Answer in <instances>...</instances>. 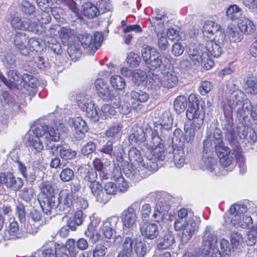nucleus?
Returning a JSON list of instances; mask_svg holds the SVG:
<instances>
[{"label": "nucleus", "mask_w": 257, "mask_h": 257, "mask_svg": "<svg viewBox=\"0 0 257 257\" xmlns=\"http://www.w3.org/2000/svg\"><path fill=\"white\" fill-rule=\"evenodd\" d=\"M84 220L83 216V212L81 210H78L76 212L72 220H70L68 222V226L72 230H74L77 226H79L82 224Z\"/></svg>", "instance_id": "obj_52"}, {"label": "nucleus", "mask_w": 257, "mask_h": 257, "mask_svg": "<svg viewBox=\"0 0 257 257\" xmlns=\"http://www.w3.org/2000/svg\"><path fill=\"white\" fill-rule=\"evenodd\" d=\"M236 154L235 155V160H236L238 167L240 168V172L241 174H244L246 171L245 159L242 155L240 149L236 151Z\"/></svg>", "instance_id": "obj_60"}, {"label": "nucleus", "mask_w": 257, "mask_h": 257, "mask_svg": "<svg viewBox=\"0 0 257 257\" xmlns=\"http://www.w3.org/2000/svg\"><path fill=\"white\" fill-rule=\"evenodd\" d=\"M147 75L144 71L136 70L133 72L132 81L136 85H140L147 82Z\"/></svg>", "instance_id": "obj_51"}, {"label": "nucleus", "mask_w": 257, "mask_h": 257, "mask_svg": "<svg viewBox=\"0 0 257 257\" xmlns=\"http://www.w3.org/2000/svg\"><path fill=\"white\" fill-rule=\"evenodd\" d=\"M41 11H50L54 5L63 4L74 13L77 12V5L73 0H36Z\"/></svg>", "instance_id": "obj_21"}, {"label": "nucleus", "mask_w": 257, "mask_h": 257, "mask_svg": "<svg viewBox=\"0 0 257 257\" xmlns=\"http://www.w3.org/2000/svg\"><path fill=\"white\" fill-rule=\"evenodd\" d=\"M226 34L230 41L232 42H239L243 39V34L240 31L238 26L233 24H230L227 26Z\"/></svg>", "instance_id": "obj_37"}, {"label": "nucleus", "mask_w": 257, "mask_h": 257, "mask_svg": "<svg viewBox=\"0 0 257 257\" xmlns=\"http://www.w3.org/2000/svg\"><path fill=\"white\" fill-rule=\"evenodd\" d=\"M188 57L180 60L179 67L181 69L187 70L193 66L202 65L207 70L210 69L213 66V61L210 60L207 54L203 53L200 55L199 50L195 46H190L187 51Z\"/></svg>", "instance_id": "obj_7"}, {"label": "nucleus", "mask_w": 257, "mask_h": 257, "mask_svg": "<svg viewBox=\"0 0 257 257\" xmlns=\"http://www.w3.org/2000/svg\"><path fill=\"white\" fill-rule=\"evenodd\" d=\"M0 184L5 185L8 188L14 191L19 190L23 185V180L19 178H15L14 175L8 173H0Z\"/></svg>", "instance_id": "obj_24"}, {"label": "nucleus", "mask_w": 257, "mask_h": 257, "mask_svg": "<svg viewBox=\"0 0 257 257\" xmlns=\"http://www.w3.org/2000/svg\"><path fill=\"white\" fill-rule=\"evenodd\" d=\"M232 99L237 98L238 103L236 105H239L235 111L239 116H245L249 114L252 107V104L250 101L246 98L243 92H235L232 96Z\"/></svg>", "instance_id": "obj_19"}, {"label": "nucleus", "mask_w": 257, "mask_h": 257, "mask_svg": "<svg viewBox=\"0 0 257 257\" xmlns=\"http://www.w3.org/2000/svg\"><path fill=\"white\" fill-rule=\"evenodd\" d=\"M247 207L243 204H236L232 205L229 210V215L224 216L227 224H231L236 227L246 228L252 223L251 217L246 214Z\"/></svg>", "instance_id": "obj_8"}, {"label": "nucleus", "mask_w": 257, "mask_h": 257, "mask_svg": "<svg viewBox=\"0 0 257 257\" xmlns=\"http://www.w3.org/2000/svg\"><path fill=\"white\" fill-rule=\"evenodd\" d=\"M170 209V205L166 201L158 202L152 215L154 220L157 222L171 221V215L169 214Z\"/></svg>", "instance_id": "obj_23"}, {"label": "nucleus", "mask_w": 257, "mask_h": 257, "mask_svg": "<svg viewBox=\"0 0 257 257\" xmlns=\"http://www.w3.org/2000/svg\"><path fill=\"white\" fill-rule=\"evenodd\" d=\"M28 37L25 33H17L14 38L15 46L23 55H27L29 53L28 49L27 47Z\"/></svg>", "instance_id": "obj_34"}, {"label": "nucleus", "mask_w": 257, "mask_h": 257, "mask_svg": "<svg viewBox=\"0 0 257 257\" xmlns=\"http://www.w3.org/2000/svg\"><path fill=\"white\" fill-rule=\"evenodd\" d=\"M136 239L126 237L123 240L121 250L117 257H131L133 252V245L136 242Z\"/></svg>", "instance_id": "obj_38"}, {"label": "nucleus", "mask_w": 257, "mask_h": 257, "mask_svg": "<svg viewBox=\"0 0 257 257\" xmlns=\"http://www.w3.org/2000/svg\"><path fill=\"white\" fill-rule=\"evenodd\" d=\"M167 116V120H165L163 118L162 123L156 126L154 130L150 126H146L145 130L138 126H134L132 130V133L128 136L129 142L132 145H140L143 144V147L145 143H148L151 144L153 148H155V146L162 144L157 130L162 127L168 130L172 127L173 119L171 116L168 115V114Z\"/></svg>", "instance_id": "obj_4"}, {"label": "nucleus", "mask_w": 257, "mask_h": 257, "mask_svg": "<svg viewBox=\"0 0 257 257\" xmlns=\"http://www.w3.org/2000/svg\"><path fill=\"white\" fill-rule=\"evenodd\" d=\"M57 31L59 37L63 40H68L72 35H73L74 31L69 27H62L60 25L54 26V27L50 29L51 33L53 31ZM55 35L54 32H53Z\"/></svg>", "instance_id": "obj_42"}, {"label": "nucleus", "mask_w": 257, "mask_h": 257, "mask_svg": "<svg viewBox=\"0 0 257 257\" xmlns=\"http://www.w3.org/2000/svg\"><path fill=\"white\" fill-rule=\"evenodd\" d=\"M115 173L116 174L115 175L111 174V177L110 178L113 179L115 181V184L117 185L118 191L119 190L121 192H125L128 187L127 182L125 181L121 172L118 169L114 170L113 173Z\"/></svg>", "instance_id": "obj_39"}, {"label": "nucleus", "mask_w": 257, "mask_h": 257, "mask_svg": "<svg viewBox=\"0 0 257 257\" xmlns=\"http://www.w3.org/2000/svg\"><path fill=\"white\" fill-rule=\"evenodd\" d=\"M237 25L240 31L245 35H251L256 30L253 22L246 17L240 19Z\"/></svg>", "instance_id": "obj_35"}, {"label": "nucleus", "mask_w": 257, "mask_h": 257, "mask_svg": "<svg viewBox=\"0 0 257 257\" xmlns=\"http://www.w3.org/2000/svg\"><path fill=\"white\" fill-rule=\"evenodd\" d=\"M226 14L227 18L232 21L241 19V9L237 5H230L227 9Z\"/></svg>", "instance_id": "obj_46"}, {"label": "nucleus", "mask_w": 257, "mask_h": 257, "mask_svg": "<svg viewBox=\"0 0 257 257\" xmlns=\"http://www.w3.org/2000/svg\"><path fill=\"white\" fill-rule=\"evenodd\" d=\"M142 149L145 153L144 158H142L140 151L136 148L132 147L130 149L128 156L130 161L139 169V171L145 169L150 171L157 170V160L163 161L165 158L163 144L153 148L151 144L145 143Z\"/></svg>", "instance_id": "obj_3"}, {"label": "nucleus", "mask_w": 257, "mask_h": 257, "mask_svg": "<svg viewBox=\"0 0 257 257\" xmlns=\"http://www.w3.org/2000/svg\"><path fill=\"white\" fill-rule=\"evenodd\" d=\"M161 73L164 88H171L177 85L178 78L170 64L168 67L165 66V68H161Z\"/></svg>", "instance_id": "obj_25"}, {"label": "nucleus", "mask_w": 257, "mask_h": 257, "mask_svg": "<svg viewBox=\"0 0 257 257\" xmlns=\"http://www.w3.org/2000/svg\"><path fill=\"white\" fill-rule=\"evenodd\" d=\"M28 45L30 50L31 51L38 53L40 52L43 49L41 42L38 39L35 37L31 38L29 40Z\"/></svg>", "instance_id": "obj_56"}, {"label": "nucleus", "mask_w": 257, "mask_h": 257, "mask_svg": "<svg viewBox=\"0 0 257 257\" xmlns=\"http://www.w3.org/2000/svg\"><path fill=\"white\" fill-rule=\"evenodd\" d=\"M118 221V218L115 216H111L103 221L100 230L105 238L109 239L112 236Z\"/></svg>", "instance_id": "obj_29"}, {"label": "nucleus", "mask_w": 257, "mask_h": 257, "mask_svg": "<svg viewBox=\"0 0 257 257\" xmlns=\"http://www.w3.org/2000/svg\"><path fill=\"white\" fill-rule=\"evenodd\" d=\"M82 46L85 49H88V51H91L94 53L100 47L103 40L102 34L96 32L93 35L85 34L79 38Z\"/></svg>", "instance_id": "obj_17"}, {"label": "nucleus", "mask_w": 257, "mask_h": 257, "mask_svg": "<svg viewBox=\"0 0 257 257\" xmlns=\"http://www.w3.org/2000/svg\"><path fill=\"white\" fill-rule=\"evenodd\" d=\"M50 12V11L37 12L34 15L32 20L15 16L11 20V25L15 29L41 34L42 30L39 28H42L43 24H48L51 21Z\"/></svg>", "instance_id": "obj_6"}, {"label": "nucleus", "mask_w": 257, "mask_h": 257, "mask_svg": "<svg viewBox=\"0 0 257 257\" xmlns=\"http://www.w3.org/2000/svg\"><path fill=\"white\" fill-rule=\"evenodd\" d=\"M244 89L247 93L255 95L257 94V80L254 77L247 78Z\"/></svg>", "instance_id": "obj_53"}, {"label": "nucleus", "mask_w": 257, "mask_h": 257, "mask_svg": "<svg viewBox=\"0 0 257 257\" xmlns=\"http://www.w3.org/2000/svg\"><path fill=\"white\" fill-rule=\"evenodd\" d=\"M76 242L74 239H68L65 244L60 243H55L54 246L56 247V250L57 257H69L66 251L69 252L70 257H76L78 253Z\"/></svg>", "instance_id": "obj_20"}, {"label": "nucleus", "mask_w": 257, "mask_h": 257, "mask_svg": "<svg viewBox=\"0 0 257 257\" xmlns=\"http://www.w3.org/2000/svg\"><path fill=\"white\" fill-rule=\"evenodd\" d=\"M227 42L225 37H223L222 40L220 39V37H216L213 40H208L205 46L202 45L195 46L197 49L199 50L200 55H202L203 53H206L211 60L209 54L214 57H219L222 54V48L227 44Z\"/></svg>", "instance_id": "obj_14"}, {"label": "nucleus", "mask_w": 257, "mask_h": 257, "mask_svg": "<svg viewBox=\"0 0 257 257\" xmlns=\"http://www.w3.org/2000/svg\"><path fill=\"white\" fill-rule=\"evenodd\" d=\"M198 228V224L192 212L185 208L178 211L174 219V229L176 231H182L181 239L182 243H187Z\"/></svg>", "instance_id": "obj_5"}, {"label": "nucleus", "mask_w": 257, "mask_h": 257, "mask_svg": "<svg viewBox=\"0 0 257 257\" xmlns=\"http://www.w3.org/2000/svg\"><path fill=\"white\" fill-rule=\"evenodd\" d=\"M142 56L148 67L151 69L160 68L162 65L165 68V66H167L165 64L167 62L166 58H164L163 62L161 54L155 48L144 46L142 49Z\"/></svg>", "instance_id": "obj_13"}, {"label": "nucleus", "mask_w": 257, "mask_h": 257, "mask_svg": "<svg viewBox=\"0 0 257 257\" xmlns=\"http://www.w3.org/2000/svg\"><path fill=\"white\" fill-rule=\"evenodd\" d=\"M97 112L99 119L100 118H102V119L111 118L112 116L116 114L117 112L114 106L109 104H105L101 106L100 111L97 109Z\"/></svg>", "instance_id": "obj_40"}, {"label": "nucleus", "mask_w": 257, "mask_h": 257, "mask_svg": "<svg viewBox=\"0 0 257 257\" xmlns=\"http://www.w3.org/2000/svg\"><path fill=\"white\" fill-rule=\"evenodd\" d=\"M153 30L158 38V45L161 50H165L169 43L166 36L165 29L166 25L169 22L168 18L164 15L158 14L156 17H152L150 20Z\"/></svg>", "instance_id": "obj_11"}, {"label": "nucleus", "mask_w": 257, "mask_h": 257, "mask_svg": "<svg viewBox=\"0 0 257 257\" xmlns=\"http://www.w3.org/2000/svg\"><path fill=\"white\" fill-rule=\"evenodd\" d=\"M175 242L174 237L172 232H168L159 239L157 248L166 249L170 247Z\"/></svg>", "instance_id": "obj_41"}, {"label": "nucleus", "mask_w": 257, "mask_h": 257, "mask_svg": "<svg viewBox=\"0 0 257 257\" xmlns=\"http://www.w3.org/2000/svg\"><path fill=\"white\" fill-rule=\"evenodd\" d=\"M90 220L91 222L84 234L90 239L92 243H95L100 239L101 237L100 234L96 230V228L100 223L101 219L97 217L93 216L90 217Z\"/></svg>", "instance_id": "obj_26"}, {"label": "nucleus", "mask_w": 257, "mask_h": 257, "mask_svg": "<svg viewBox=\"0 0 257 257\" xmlns=\"http://www.w3.org/2000/svg\"><path fill=\"white\" fill-rule=\"evenodd\" d=\"M134 249L138 257H144L147 253V246L144 241L136 240Z\"/></svg>", "instance_id": "obj_57"}, {"label": "nucleus", "mask_w": 257, "mask_h": 257, "mask_svg": "<svg viewBox=\"0 0 257 257\" xmlns=\"http://www.w3.org/2000/svg\"><path fill=\"white\" fill-rule=\"evenodd\" d=\"M74 176V172L69 168H65L62 170L60 173V178L64 182L71 180Z\"/></svg>", "instance_id": "obj_63"}, {"label": "nucleus", "mask_w": 257, "mask_h": 257, "mask_svg": "<svg viewBox=\"0 0 257 257\" xmlns=\"http://www.w3.org/2000/svg\"><path fill=\"white\" fill-rule=\"evenodd\" d=\"M83 8L84 15L89 18H93L100 14L97 6L91 3L87 2L84 4Z\"/></svg>", "instance_id": "obj_44"}, {"label": "nucleus", "mask_w": 257, "mask_h": 257, "mask_svg": "<svg viewBox=\"0 0 257 257\" xmlns=\"http://www.w3.org/2000/svg\"><path fill=\"white\" fill-rule=\"evenodd\" d=\"M77 100L78 105L82 110L85 111L88 117L93 121L98 120L97 106L91 100L89 95L84 94H79L77 96Z\"/></svg>", "instance_id": "obj_16"}, {"label": "nucleus", "mask_w": 257, "mask_h": 257, "mask_svg": "<svg viewBox=\"0 0 257 257\" xmlns=\"http://www.w3.org/2000/svg\"><path fill=\"white\" fill-rule=\"evenodd\" d=\"M20 9L25 15L31 16L32 19L36 14L35 6L26 0L22 1L20 4Z\"/></svg>", "instance_id": "obj_54"}, {"label": "nucleus", "mask_w": 257, "mask_h": 257, "mask_svg": "<svg viewBox=\"0 0 257 257\" xmlns=\"http://www.w3.org/2000/svg\"><path fill=\"white\" fill-rule=\"evenodd\" d=\"M41 193L43 197H47L54 195L52 183L49 181H43L39 186Z\"/></svg>", "instance_id": "obj_55"}, {"label": "nucleus", "mask_w": 257, "mask_h": 257, "mask_svg": "<svg viewBox=\"0 0 257 257\" xmlns=\"http://www.w3.org/2000/svg\"><path fill=\"white\" fill-rule=\"evenodd\" d=\"M68 123L74 127L77 134L83 135L88 130L86 122L81 117L70 118L68 120Z\"/></svg>", "instance_id": "obj_36"}, {"label": "nucleus", "mask_w": 257, "mask_h": 257, "mask_svg": "<svg viewBox=\"0 0 257 257\" xmlns=\"http://www.w3.org/2000/svg\"><path fill=\"white\" fill-rule=\"evenodd\" d=\"M188 98L183 95L176 97L174 102V108L177 113H180L184 111L188 104Z\"/></svg>", "instance_id": "obj_49"}, {"label": "nucleus", "mask_w": 257, "mask_h": 257, "mask_svg": "<svg viewBox=\"0 0 257 257\" xmlns=\"http://www.w3.org/2000/svg\"><path fill=\"white\" fill-rule=\"evenodd\" d=\"M99 13H105L108 11H112L113 7L111 3L109 1L106 0L99 1L96 4Z\"/></svg>", "instance_id": "obj_59"}, {"label": "nucleus", "mask_w": 257, "mask_h": 257, "mask_svg": "<svg viewBox=\"0 0 257 257\" xmlns=\"http://www.w3.org/2000/svg\"><path fill=\"white\" fill-rule=\"evenodd\" d=\"M245 241L249 246L255 243L257 241V227H253L248 231Z\"/></svg>", "instance_id": "obj_58"}, {"label": "nucleus", "mask_w": 257, "mask_h": 257, "mask_svg": "<svg viewBox=\"0 0 257 257\" xmlns=\"http://www.w3.org/2000/svg\"><path fill=\"white\" fill-rule=\"evenodd\" d=\"M60 207V211L70 208L74 203L75 195L67 189L61 190L59 194Z\"/></svg>", "instance_id": "obj_28"}, {"label": "nucleus", "mask_w": 257, "mask_h": 257, "mask_svg": "<svg viewBox=\"0 0 257 257\" xmlns=\"http://www.w3.org/2000/svg\"><path fill=\"white\" fill-rule=\"evenodd\" d=\"M111 86L115 90L121 91L126 86L124 79L119 75H113L109 79Z\"/></svg>", "instance_id": "obj_47"}, {"label": "nucleus", "mask_w": 257, "mask_h": 257, "mask_svg": "<svg viewBox=\"0 0 257 257\" xmlns=\"http://www.w3.org/2000/svg\"><path fill=\"white\" fill-rule=\"evenodd\" d=\"M189 107L187 109L186 114L187 118L192 120V123L203 125L205 111L202 106H200L198 98L193 93L190 94L188 97Z\"/></svg>", "instance_id": "obj_12"}, {"label": "nucleus", "mask_w": 257, "mask_h": 257, "mask_svg": "<svg viewBox=\"0 0 257 257\" xmlns=\"http://www.w3.org/2000/svg\"><path fill=\"white\" fill-rule=\"evenodd\" d=\"M150 88L154 92L160 90L162 87H164L162 76L152 74L149 77Z\"/></svg>", "instance_id": "obj_45"}, {"label": "nucleus", "mask_w": 257, "mask_h": 257, "mask_svg": "<svg viewBox=\"0 0 257 257\" xmlns=\"http://www.w3.org/2000/svg\"><path fill=\"white\" fill-rule=\"evenodd\" d=\"M93 165L95 169L99 172L100 177L104 179H108L111 177L110 161H106L103 163L100 159H95L93 161Z\"/></svg>", "instance_id": "obj_31"}, {"label": "nucleus", "mask_w": 257, "mask_h": 257, "mask_svg": "<svg viewBox=\"0 0 257 257\" xmlns=\"http://www.w3.org/2000/svg\"><path fill=\"white\" fill-rule=\"evenodd\" d=\"M131 99L134 100L132 102V107L135 109H141L142 105L139 103L146 102L149 98V94L145 91L142 90L132 91L130 93Z\"/></svg>", "instance_id": "obj_32"}, {"label": "nucleus", "mask_w": 257, "mask_h": 257, "mask_svg": "<svg viewBox=\"0 0 257 257\" xmlns=\"http://www.w3.org/2000/svg\"><path fill=\"white\" fill-rule=\"evenodd\" d=\"M134 203L124 209L121 214L120 218L122 223L123 231L127 229L133 228L136 224L137 215Z\"/></svg>", "instance_id": "obj_22"}, {"label": "nucleus", "mask_w": 257, "mask_h": 257, "mask_svg": "<svg viewBox=\"0 0 257 257\" xmlns=\"http://www.w3.org/2000/svg\"><path fill=\"white\" fill-rule=\"evenodd\" d=\"M174 162L177 168L182 167L185 163V156L181 148L174 149L173 152Z\"/></svg>", "instance_id": "obj_48"}, {"label": "nucleus", "mask_w": 257, "mask_h": 257, "mask_svg": "<svg viewBox=\"0 0 257 257\" xmlns=\"http://www.w3.org/2000/svg\"><path fill=\"white\" fill-rule=\"evenodd\" d=\"M141 234L145 238L154 239L159 234V228L157 224L154 223L145 222L140 225Z\"/></svg>", "instance_id": "obj_30"}, {"label": "nucleus", "mask_w": 257, "mask_h": 257, "mask_svg": "<svg viewBox=\"0 0 257 257\" xmlns=\"http://www.w3.org/2000/svg\"><path fill=\"white\" fill-rule=\"evenodd\" d=\"M202 33L204 38L206 40H213L216 37H220V39L222 40L223 37H225L220 25L210 20L205 22L202 28Z\"/></svg>", "instance_id": "obj_18"}, {"label": "nucleus", "mask_w": 257, "mask_h": 257, "mask_svg": "<svg viewBox=\"0 0 257 257\" xmlns=\"http://www.w3.org/2000/svg\"><path fill=\"white\" fill-rule=\"evenodd\" d=\"M9 223L7 226V231L13 237L19 238L21 237L20 232L19 226L15 218H11L9 219Z\"/></svg>", "instance_id": "obj_50"}, {"label": "nucleus", "mask_w": 257, "mask_h": 257, "mask_svg": "<svg viewBox=\"0 0 257 257\" xmlns=\"http://www.w3.org/2000/svg\"><path fill=\"white\" fill-rule=\"evenodd\" d=\"M217 237L210 226H206L202 237L200 253L203 256L210 254V257H222L221 253L216 246Z\"/></svg>", "instance_id": "obj_9"}, {"label": "nucleus", "mask_w": 257, "mask_h": 257, "mask_svg": "<svg viewBox=\"0 0 257 257\" xmlns=\"http://www.w3.org/2000/svg\"><path fill=\"white\" fill-rule=\"evenodd\" d=\"M141 62L140 57L134 53H130L127 57V63L132 67H136L138 66Z\"/></svg>", "instance_id": "obj_64"}, {"label": "nucleus", "mask_w": 257, "mask_h": 257, "mask_svg": "<svg viewBox=\"0 0 257 257\" xmlns=\"http://www.w3.org/2000/svg\"><path fill=\"white\" fill-rule=\"evenodd\" d=\"M220 246L221 251V255L224 257L231 256V248L228 241L224 238L221 239Z\"/></svg>", "instance_id": "obj_61"}, {"label": "nucleus", "mask_w": 257, "mask_h": 257, "mask_svg": "<svg viewBox=\"0 0 257 257\" xmlns=\"http://www.w3.org/2000/svg\"><path fill=\"white\" fill-rule=\"evenodd\" d=\"M237 91L243 92L242 91L238 89L233 90L230 93L229 96L224 101L223 109H224V111H235L237 107H238L239 105H236V103H238V99L237 98L232 99V98L233 94Z\"/></svg>", "instance_id": "obj_43"}, {"label": "nucleus", "mask_w": 257, "mask_h": 257, "mask_svg": "<svg viewBox=\"0 0 257 257\" xmlns=\"http://www.w3.org/2000/svg\"><path fill=\"white\" fill-rule=\"evenodd\" d=\"M185 134L179 128L176 129L174 132L173 141L175 140L179 141L184 145L185 142L187 143H192L194 139V137L197 134H201L203 132L202 125L195 124L191 123L190 125L185 124L184 126Z\"/></svg>", "instance_id": "obj_15"}, {"label": "nucleus", "mask_w": 257, "mask_h": 257, "mask_svg": "<svg viewBox=\"0 0 257 257\" xmlns=\"http://www.w3.org/2000/svg\"><path fill=\"white\" fill-rule=\"evenodd\" d=\"M94 84L97 94L102 99L110 98V93L111 91L106 80L103 78H97L95 80Z\"/></svg>", "instance_id": "obj_33"}, {"label": "nucleus", "mask_w": 257, "mask_h": 257, "mask_svg": "<svg viewBox=\"0 0 257 257\" xmlns=\"http://www.w3.org/2000/svg\"><path fill=\"white\" fill-rule=\"evenodd\" d=\"M87 167H89V166L85 165L81 166L78 169V173L81 176L83 174L88 173L86 178L90 183L89 187L92 194L95 197L97 201L105 204L109 200L110 197L107 195H105V193L103 192V188L101 184L98 181H95L96 175L93 172H89Z\"/></svg>", "instance_id": "obj_10"}, {"label": "nucleus", "mask_w": 257, "mask_h": 257, "mask_svg": "<svg viewBox=\"0 0 257 257\" xmlns=\"http://www.w3.org/2000/svg\"><path fill=\"white\" fill-rule=\"evenodd\" d=\"M228 141L231 146L234 148L232 151L226 147L222 141L219 130H216L213 137L208 136L204 141L202 159L201 165L203 169L213 172L216 165V160L214 158L213 148L219 159L220 164L224 167L230 166L235 158L236 151L240 150L238 147L237 137L230 135Z\"/></svg>", "instance_id": "obj_2"}, {"label": "nucleus", "mask_w": 257, "mask_h": 257, "mask_svg": "<svg viewBox=\"0 0 257 257\" xmlns=\"http://www.w3.org/2000/svg\"><path fill=\"white\" fill-rule=\"evenodd\" d=\"M63 124L58 121L53 126L38 124L34 125L30 132L27 145L30 150L35 153L41 152L44 148L40 138L43 137L46 148L55 155L58 153L60 157L65 160H72L76 156V152L62 145H51V142H58L60 138L59 131L62 130Z\"/></svg>", "instance_id": "obj_1"}, {"label": "nucleus", "mask_w": 257, "mask_h": 257, "mask_svg": "<svg viewBox=\"0 0 257 257\" xmlns=\"http://www.w3.org/2000/svg\"><path fill=\"white\" fill-rule=\"evenodd\" d=\"M40 204L43 212L47 215L51 214L53 210L58 208L60 211V203L59 197L54 195L47 197H43Z\"/></svg>", "instance_id": "obj_27"}, {"label": "nucleus", "mask_w": 257, "mask_h": 257, "mask_svg": "<svg viewBox=\"0 0 257 257\" xmlns=\"http://www.w3.org/2000/svg\"><path fill=\"white\" fill-rule=\"evenodd\" d=\"M35 192L32 187H25L20 193V197L26 202L30 201L34 197Z\"/></svg>", "instance_id": "obj_62"}]
</instances>
